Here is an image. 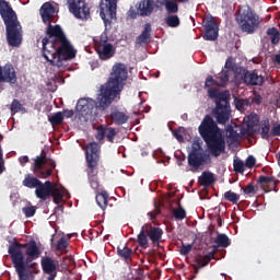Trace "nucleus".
Segmentation results:
<instances>
[{"instance_id": "obj_1", "label": "nucleus", "mask_w": 280, "mask_h": 280, "mask_svg": "<svg viewBox=\"0 0 280 280\" xmlns=\"http://www.w3.org/2000/svg\"><path fill=\"white\" fill-rule=\"evenodd\" d=\"M128 82V68L121 62L112 67L107 81L101 85L96 102L92 98H80L77 103L75 110L81 115H93V109L106 110L116 97L121 95L124 86Z\"/></svg>"}, {"instance_id": "obj_2", "label": "nucleus", "mask_w": 280, "mask_h": 280, "mask_svg": "<svg viewBox=\"0 0 280 280\" xmlns=\"http://www.w3.org/2000/svg\"><path fill=\"white\" fill-rule=\"evenodd\" d=\"M46 35L48 37L42 39L43 58L50 62L51 67L60 68L63 65L62 60H73L75 58L77 51L60 25L48 24Z\"/></svg>"}, {"instance_id": "obj_3", "label": "nucleus", "mask_w": 280, "mask_h": 280, "mask_svg": "<svg viewBox=\"0 0 280 280\" xmlns=\"http://www.w3.org/2000/svg\"><path fill=\"white\" fill-rule=\"evenodd\" d=\"M198 130L212 156L218 158L226 152V140L222 137V131L211 115L203 117Z\"/></svg>"}, {"instance_id": "obj_4", "label": "nucleus", "mask_w": 280, "mask_h": 280, "mask_svg": "<svg viewBox=\"0 0 280 280\" xmlns=\"http://www.w3.org/2000/svg\"><path fill=\"white\" fill-rule=\"evenodd\" d=\"M0 16L5 25L7 40L10 47H21V43H23V27L10 2L0 0Z\"/></svg>"}, {"instance_id": "obj_5", "label": "nucleus", "mask_w": 280, "mask_h": 280, "mask_svg": "<svg viewBox=\"0 0 280 280\" xmlns=\"http://www.w3.org/2000/svg\"><path fill=\"white\" fill-rule=\"evenodd\" d=\"M208 97L214 100L215 107L212 110V115L217 120V124L224 126L231 119V96L226 92H220L215 88H210L208 90Z\"/></svg>"}, {"instance_id": "obj_6", "label": "nucleus", "mask_w": 280, "mask_h": 280, "mask_svg": "<svg viewBox=\"0 0 280 280\" xmlns=\"http://www.w3.org/2000/svg\"><path fill=\"white\" fill-rule=\"evenodd\" d=\"M235 21L244 34H254L261 25V18L249 5H243L237 10Z\"/></svg>"}, {"instance_id": "obj_7", "label": "nucleus", "mask_w": 280, "mask_h": 280, "mask_svg": "<svg viewBox=\"0 0 280 280\" xmlns=\"http://www.w3.org/2000/svg\"><path fill=\"white\" fill-rule=\"evenodd\" d=\"M11 260L19 280H34L36 279V275L40 272L38 262L25 260V256H22L21 254H15Z\"/></svg>"}, {"instance_id": "obj_8", "label": "nucleus", "mask_w": 280, "mask_h": 280, "mask_svg": "<svg viewBox=\"0 0 280 280\" xmlns=\"http://www.w3.org/2000/svg\"><path fill=\"white\" fill-rule=\"evenodd\" d=\"M22 248H26V261H33L34 259H38L40 257V247L36 244V241L32 240L30 243L21 244L15 242L9 246V255L11 258H14L15 255H20L23 257Z\"/></svg>"}, {"instance_id": "obj_9", "label": "nucleus", "mask_w": 280, "mask_h": 280, "mask_svg": "<svg viewBox=\"0 0 280 280\" xmlns=\"http://www.w3.org/2000/svg\"><path fill=\"white\" fill-rule=\"evenodd\" d=\"M54 170H56V162L49 161L45 151L35 158L33 172L37 178H49L54 174Z\"/></svg>"}, {"instance_id": "obj_10", "label": "nucleus", "mask_w": 280, "mask_h": 280, "mask_svg": "<svg viewBox=\"0 0 280 280\" xmlns=\"http://www.w3.org/2000/svg\"><path fill=\"white\" fill-rule=\"evenodd\" d=\"M94 47L101 60H110L117 51L113 44L108 43V33L103 32L100 37L94 38Z\"/></svg>"}, {"instance_id": "obj_11", "label": "nucleus", "mask_w": 280, "mask_h": 280, "mask_svg": "<svg viewBox=\"0 0 280 280\" xmlns=\"http://www.w3.org/2000/svg\"><path fill=\"white\" fill-rule=\"evenodd\" d=\"M211 161V156L202 150V145L198 142H194L191 150L188 153V165L194 170H200L202 165H207Z\"/></svg>"}, {"instance_id": "obj_12", "label": "nucleus", "mask_w": 280, "mask_h": 280, "mask_svg": "<svg viewBox=\"0 0 280 280\" xmlns=\"http://www.w3.org/2000/svg\"><path fill=\"white\" fill-rule=\"evenodd\" d=\"M70 14H73L74 19L81 21H89L91 19V8L86 3V0H67Z\"/></svg>"}, {"instance_id": "obj_13", "label": "nucleus", "mask_w": 280, "mask_h": 280, "mask_svg": "<svg viewBox=\"0 0 280 280\" xmlns=\"http://www.w3.org/2000/svg\"><path fill=\"white\" fill-rule=\"evenodd\" d=\"M100 15L105 23V30L110 27V22L117 20V0H104L100 4Z\"/></svg>"}, {"instance_id": "obj_14", "label": "nucleus", "mask_w": 280, "mask_h": 280, "mask_svg": "<svg viewBox=\"0 0 280 280\" xmlns=\"http://www.w3.org/2000/svg\"><path fill=\"white\" fill-rule=\"evenodd\" d=\"M85 163L86 167L100 166V143L90 142L85 150Z\"/></svg>"}, {"instance_id": "obj_15", "label": "nucleus", "mask_w": 280, "mask_h": 280, "mask_svg": "<svg viewBox=\"0 0 280 280\" xmlns=\"http://www.w3.org/2000/svg\"><path fill=\"white\" fill-rule=\"evenodd\" d=\"M203 27H205V40H218V22H215V19L213 16H207L203 19Z\"/></svg>"}, {"instance_id": "obj_16", "label": "nucleus", "mask_w": 280, "mask_h": 280, "mask_svg": "<svg viewBox=\"0 0 280 280\" xmlns=\"http://www.w3.org/2000/svg\"><path fill=\"white\" fill-rule=\"evenodd\" d=\"M115 137H117V131L113 127H108L106 125H100L96 128L95 139L100 143H102V141H104V139H107V141H109V143H114Z\"/></svg>"}, {"instance_id": "obj_17", "label": "nucleus", "mask_w": 280, "mask_h": 280, "mask_svg": "<svg viewBox=\"0 0 280 280\" xmlns=\"http://www.w3.org/2000/svg\"><path fill=\"white\" fill-rule=\"evenodd\" d=\"M42 269L45 275H49L47 280H56L58 277V264L51 257L46 256L42 258Z\"/></svg>"}, {"instance_id": "obj_18", "label": "nucleus", "mask_w": 280, "mask_h": 280, "mask_svg": "<svg viewBox=\"0 0 280 280\" xmlns=\"http://www.w3.org/2000/svg\"><path fill=\"white\" fill-rule=\"evenodd\" d=\"M7 82L9 84H16V70L12 63L0 66V84Z\"/></svg>"}, {"instance_id": "obj_19", "label": "nucleus", "mask_w": 280, "mask_h": 280, "mask_svg": "<svg viewBox=\"0 0 280 280\" xmlns=\"http://www.w3.org/2000/svg\"><path fill=\"white\" fill-rule=\"evenodd\" d=\"M279 183L280 180L275 178V176L260 175L257 179V185H260L264 191H279V187H277Z\"/></svg>"}, {"instance_id": "obj_20", "label": "nucleus", "mask_w": 280, "mask_h": 280, "mask_svg": "<svg viewBox=\"0 0 280 280\" xmlns=\"http://www.w3.org/2000/svg\"><path fill=\"white\" fill-rule=\"evenodd\" d=\"M85 172L88 174L90 187L95 191V194H100L102 191V185H100V179L97 178V174H100L98 166L86 167Z\"/></svg>"}, {"instance_id": "obj_21", "label": "nucleus", "mask_w": 280, "mask_h": 280, "mask_svg": "<svg viewBox=\"0 0 280 280\" xmlns=\"http://www.w3.org/2000/svg\"><path fill=\"white\" fill-rule=\"evenodd\" d=\"M243 82L247 86H262L264 75L257 74L255 71L246 70L243 74Z\"/></svg>"}, {"instance_id": "obj_22", "label": "nucleus", "mask_w": 280, "mask_h": 280, "mask_svg": "<svg viewBox=\"0 0 280 280\" xmlns=\"http://www.w3.org/2000/svg\"><path fill=\"white\" fill-rule=\"evenodd\" d=\"M54 183L50 180H47L43 184V182H39V185L35 189L36 198H39V200H47L49 196H51V191H54Z\"/></svg>"}, {"instance_id": "obj_23", "label": "nucleus", "mask_w": 280, "mask_h": 280, "mask_svg": "<svg viewBox=\"0 0 280 280\" xmlns=\"http://www.w3.org/2000/svg\"><path fill=\"white\" fill-rule=\"evenodd\" d=\"M39 14L42 16L43 23H45L47 27H49V25H51L54 14H56V8H54L51 2H46L40 7Z\"/></svg>"}, {"instance_id": "obj_24", "label": "nucleus", "mask_w": 280, "mask_h": 280, "mask_svg": "<svg viewBox=\"0 0 280 280\" xmlns=\"http://www.w3.org/2000/svg\"><path fill=\"white\" fill-rule=\"evenodd\" d=\"M136 8L140 16H150L154 12V0H141Z\"/></svg>"}, {"instance_id": "obj_25", "label": "nucleus", "mask_w": 280, "mask_h": 280, "mask_svg": "<svg viewBox=\"0 0 280 280\" xmlns=\"http://www.w3.org/2000/svg\"><path fill=\"white\" fill-rule=\"evenodd\" d=\"M215 253H218V248L213 246V250L208 253L205 256H199L195 258V264L192 266L197 268H205V266H209V262L212 259H215Z\"/></svg>"}, {"instance_id": "obj_26", "label": "nucleus", "mask_w": 280, "mask_h": 280, "mask_svg": "<svg viewBox=\"0 0 280 280\" xmlns=\"http://www.w3.org/2000/svg\"><path fill=\"white\" fill-rule=\"evenodd\" d=\"M110 119L116 126H124V124H128V119H130V116L115 108L110 112Z\"/></svg>"}, {"instance_id": "obj_27", "label": "nucleus", "mask_w": 280, "mask_h": 280, "mask_svg": "<svg viewBox=\"0 0 280 280\" xmlns=\"http://www.w3.org/2000/svg\"><path fill=\"white\" fill-rule=\"evenodd\" d=\"M152 38V24H144V28L142 33L137 37V43L140 45H148L150 39Z\"/></svg>"}, {"instance_id": "obj_28", "label": "nucleus", "mask_w": 280, "mask_h": 280, "mask_svg": "<svg viewBox=\"0 0 280 280\" xmlns=\"http://www.w3.org/2000/svg\"><path fill=\"white\" fill-rule=\"evenodd\" d=\"M145 231L149 240L152 241V244H156L161 242V237H163V229L156 228V226H150V229L149 230L147 229Z\"/></svg>"}, {"instance_id": "obj_29", "label": "nucleus", "mask_w": 280, "mask_h": 280, "mask_svg": "<svg viewBox=\"0 0 280 280\" xmlns=\"http://www.w3.org/2000/svg\"><path fill=\"white\" fill-rule=\"evenodd\" d=\"M198 183L201 187H211L215 183V176L211 172H203L201 176L198 177Z\"/></svg>"}, {"instance_id": "obj_30", "label": "nucleus", "mask_w": 280, "mask_h": 280, "mask_svg": "<svg viewBox=\"0 0 280 280\" xmlns=\"http://www.w3.org/2000/svg\"><path fill=\"white\" fill-rule=\"evenodd\" d=\"M230 78L231 72H229V70L221 71L219 74L215 75L218 86H220L221 89H226Z\"/></svg>"}, {"instance_id": "obj_31", "label": "nucleus", "mask_w": 280, "mask_h": 280, "mask_svg": "<svg viewBox=\"0 0 280 280\" xmlns=\"http://www.w3.org/2000/svg\"><path fill=\"white\" fill-rule=\"evenodd\" d=\"M117 255L120 259H124L126 264H130L132 261V248L128 246L117 247Z\"/></svg>"}, {"instance_id": "obj_32", "label": "nucleus", "mask_w": 280, "mask_h": 280, "mask_svg": "<svg viewBox=\"0 0 280 280\" xmlns=\"http://www.w3.org/2000/svg\"><path fill=\"white\" fill-rule=\"evenodd\" d=\"M96 203L101 207L102 211H106L108 207V192L106 190H101L96 192L95 197Z\"/></svg>"}, {"instance_id": "obj_33", "label": "nucleus", "mask_w": 280, "mask_h": 280, "mask_svg": "<svg viewBox=\"0 0 280 280\" xmlns=\"http://www.w3.org/2000/svg\"><path fill=\"white\" fill-rule=\"evenodd\" d=\"M22 185L24 187H27L28 189H37L40 185V180L36 177H34L32 174L25 175Z\"/></svg>"}, {"instance_id": "obj_34", "label": "nucleus", "mask_w": 280, "mask_h": 280, "mask_svg": "<svg viewBox=\"0 0 280 280\" xmlns=\"http://www.w3.org/2000/svg\"><path fill=\"white\" fill-rule=\"evenodd\" d=\"M215 248H229L231 246V240L226 234H218L215 240H214Z\"/></svg>"}, {"instance_id": "obj_35", "label": "nucleus", "mask_w": 280, "mask_h": 280, "mask_svg": "<svg viewBox=\"0 0 280 280\" xmlns=\"http://www.w3.org/2000/svg\"><path fill=\"white\" fill-rule=\"evenodd\" d=\"M225 135L228 139L231 141V143H237V141L242 139V136L240 135V132H237V130H235V128L232 125H229L226 127Z\"/></svg>"}, {"instance_id": "obj_36", "label": "nucleus", "mask_w": 280, "mask_h": 280, "mask_svg": "<svg viewBox=\"0 0 280 280\" xmlns=\"http://www.w3.org/2000/svg\"><path fill=\"white\" fill-rule=\"evenodd\" d=\"M260 137L261 139H270V119L265 118L260 121Z\"/></svg>"}, {"instance_id": "obj_37", "label": "nucleus", "mask_w": 280, "mask_h": 280, "mask_svg": "<svg viewBox=\"0 0 280 280\" xmlns=\"http://www.w3.org/2000/svg\"><path fill=\"white\" fill-rule=\"evenodd\" d=\"M148 225H143L140 233L138 234V244L140 248H148L149 242H148V233L147 230Z\"/></svg>"}, {"instance_id": "obj_38", "label": "nucleus", "mask_w": 280, "mask_h": 280, "mask_svg": "<svg viewBox=\"0 0 280 280\" xmlns=\"http://www.w3.org/2000/svg\"><path fill=\"white\" fill-rule=\"evenodd\" d=\"M11 115H16V113H27V109L21 102L16 98H14L10 105Z\"/></svg>"}, {"instance_id": "obj_39", "label": "nucleus", "mask_w": 280, "mask_h": 280, "mask_svg": "<svg viewBox=\"0 0 280 280\" xmlns=\"http://www.w3.org/2000/svg\"><path fill=\"white\" fill-rule=\"evenodd\" d=\"M267 36L270 37L271 45H279L280 32L277 27H271L267 30Z\"/></svg>"}, {"instance_id": "obj_40", "label": "nucleus", "mask_w": 280, "mask_h": 280, "mask_svg": "<svg viewBox=\"0 0 280 280\" xmlns=\"http://www.w3.org/2000/svg\"><path fill=\"white\" fill-rule=\"evenodd\" d=\"M234 104L237 110H246L250 106V98H235Z\"/></svg>"}, {"instance_id": "obj_41", "label": "nucleus", "mask_w": 280, "mask_h": 280, "mask_svg": "<svg viewBox=\"0 0 280 280\" xmlns=\"http://www.w3.org/2000/svg\"><path fill=\"white\" fill-rule=\"evenodd\" d=\"M48 121L51 124V126H60V124L65 121V116L62 112H57L52 116L48 117Z\"/></svg>"}, {"instance_id": "obj_42", "label": "nucleus", "mask_w": 280, "mask_h": 280, "mask_svg": "<svg viewBox=\"0 0 280 280\" xmlns=\"http://www.w3.org/2000/svg\"><path fill=\"white\" fill-rule=\"evenodd\" d=\"M167 27H178L180 25V18L178 15L170 14L165 18Z\"/></svg>"}, {"instance_id": "obj_43", "label": "nucleus", "mask_w": 280, "mask_h": 280, "mask_svg": "<svg viewBox=\"0 0 280 280\" xmlns=\"http://www.w3.org/2000/svg\"><path fill=\"white\" fill-rule=\"evenodd\" d=\"M223 198L224 200H228V202H232V205H237V202H240V195L233 190L225 191Z\"/></svg>"}, {"instance_id": "obj_44", "label": "nucleus", "mask_w": 280, "mask_h": 280, "mask_svg": "<svg viewBox=\"0 0 280 280\" xmlns=\"http://www.w3.org/2000/svg\"><path fill=\"white\" fill-rule=\"evenodd\" d=\"M55 205H60L61 200L65 198V195H62V191H60V188L52 186V190L50 194Z\"/></svg>"}, {"instance_id": "obj_45", "label": "nucleus", "mask_w": 280, "mask_h": 280, "mask_svg": "<svg viewBox=\"0 0 280 280\" xmlns=\"http://www.w3.org/2000/svg\"><path fill=\"white\" fill-rule=\"evenodd\" d=\"M173 218L175 220H185L187 218V211L179 205L178 208L173 209Z\"/></svg>"}, {"instance_id": "obj_46", "label": "nucleus", "mask_w": 280, "mask_h": 280, "mask_svg": "<svg viewBox=\"0 0 280 280\" xmlns=\"http://www.w3.org/2000/svg\"><path fill=\"white\" fill-rule=\"evenodd\" d=\"M241 189L243 194H245V196H249V197L255 196L258 191V188L255 186L254 183H249L246 187H242Z\"/></svg>"}, {"instance_id": "obj_47", "label": "nucleus", "mask_w": 280, "mask_h": 280, "mask_svg": "<svg viewBox=\"0 0 280 280\" xmlns=\"http://www.w3.org/2000/svg\"><path fill=\"white\" fill-rule=\"evenodd\" d=\"M165 9L168 14H176V12H178V3L173 0H168L165 4Z\"/></svg>"}, {"instance_id": "obj_48", "label": "nucleus", "mask_w": 280, "mask_h": 280, "mask_svg": "<svg viewBox=\"0 0 280 280\" xmlns=\"http://www.w3.org/2000/svg\"><path fill=\"white\" fill-rule=\"evenodd\" d=\"M233 167L236 174H244L246 164L242 160H234Z\"/></svg>"}, {"instance_id": "obj_49", "label": "nucleus", "mask_w": 280, "mask_h": 280, "mask_svg": "<svg viewBox=\"0 0 280 280\" xmlns=\"http://www.w3.org/2000/svg\"><path fill=\"white\" fill-rule=\"evenodd\" d=\"M223 70L229 71V73H231V71H235V63L233 62V57H229L226 59Z\"/></svg>"}, {"instance_id": "obj_50", "label": "nucleus", "mask_w": 280, "mask_h": 280, "mask_svg": "<svg viewBox=\"0 0 280 280\" xmlns=\"http://www.w3.org/2000/svg\"><path fill=\"white\" fill-rule=\"evenodd\" d=\"M23 213L25 214L26 218H34L36 215V208L31 206V207H24L22 209Z\"/></svg>"}, {"instance_id": "obj_51", "label": "nucleus", "mask_w": 280, "mask_h": 280, "mask_svg": "<svg viewBox=\"0 0 280 280\" xmlns=\"http://www.w3.org/2000/svg\"><path fill=\"white\" fill-rule=\"evenodd\" d=\"M69 246V243H67V237L62 236L58 242L56 246V250H65Z\"/></svg>"}, {"instance_id": "obj_52", "label": "nucleus", "mask_w": 280, "mask_h": 280, "mask_svg": "<svg viewBox=\"0 0 280 280\" xmlns=\"http://www.w3.org/2000/svg\"><path fill=\"white\" fill-rule=\"evenodd\" d=\"M261 102H264V97H261L259 93H255L254 96L249 97L250 106H253V104H256L257 106H259Z\"/></svg>"}, {"instance_id": "obj_53", "label": "nucleus", "mask_w": 280, "mask_h": 280, "mask_svg": "<svg viewBox=\"0 0 280 280\" xmlns=\"http://www.w3.org/2000/svg\"><path fill=\"white\" fill-rule=\"evenodd\" d=\"M211 86H218V81L212 75H209L206 79L205 89H211Z\"/></svg>"}, {"instance_id": "obj_54", "label": "nucleus", "mask_w": 280, "mask_h": 280, "mask_svg": "<svg viewBox=\"0 0 280 280\" xmlns=\"http://www.w3.org/2000/svg\"><path fill=\"white\" fill-rule=\"evenodd\" d=\"M257 163V160L255 156L249 155L245 161V167H248V170H253V166Z\"/></svg>"}, {"instance_id": "obj_55", "label": "nucleus", "mask_w": 280, "mask_h": 280, "mask_svg": "<svg viewBox=\"0 0 280 280\" xmlns=\"http://www.w3.org/2000/svg\"><path fill=\"white\" fill-rule=\"evenodd\" d=\"M191 248H192V245L191 244H188V245H182L180 249H179V253L180 255H189V253H191Z\"/></svg>"}, {"instance_id": "obj_56", "label": "nucleus", "mask_w": 280, "mask_h": 280, "mask_svg": "<svg viewBox=\"0 0 280 280\" xmlns=\"http://www.w3.org/2000/svg\"><path fill=\"white\" fill-rule=\"evenodd\" d=\"M5 172V160H3V150L0 145V174Z\"/></svg>"}, {"instance_id": "obj_57", "label": "nucleus", "mask_w": 280, "mask_h": 280, "mask_svg": "<svg viewBox=\"0 0 280 280\" xmlns=\"http://www.w3.org/2000/svg\"><path fill=\"white\" fill-rule=\"evenodd\" d=\"M159 213H161V209L155 206L154 210L149 212L148 215L151 220H156V215H159Z\"/></svg>"}, {"instance_id": "obj_58", "label": "nucleus", "mask_w": 280, "mask_h": 280, "mask_svg": "<svg viewBox=\"0 0 280 280\" xmlns=\"http://www.w3.org/2000/svg\"><path fill=\"white\" fill-rule=\"evenodd\" d=\"M173 137L178 140L179 143H183L185 141V138L183 135H180L179 130H173Z\"/></svg>"}, {"instance_id": "obj_59", "label": "nucleus", "mask_w": 280, "mask_h": 280, "mask_svg": "<svg viewBox=\"0 0 280 280\" xmlns=\"http://www.w3.org/2000/svg\"><path fill=\"white\" fill-rule=\"evenodd\" d=\"M271 135L272 137H280V124L272 127Z\"/></svg>"}, {"instance_id": "obj_60", "label": "nucleus", "mask_w": 280, "mask_h": 280, "mask_svg": "<svg viewBox=\"0 0 280 280\" xmlns=\"http://www.w3.org/2000/svg\"><path fill=\"white\" fill-rule=\"evenodd\" d=\"M129 16H130V19H137V16H140L139 9L138 8L137 9L131 8L129 10Z\"/></svg>"}, {"instance_id": "obj_61", "label": "nucleus", "mask_w": 280, "mask_h": 280, "mask_svg": "<svg viewBox=\"0 0 280 280\" xmlns=\"http://www.w3.org/2000/svg\"><path fill=\"white\" fill-rule=\"evenodd\" d=\"M73 115H74L73 109H63V117H66L67 119H71Z\"/></svg>"}, {"instance_id": "obj_62", "label": "nucleus", "mask_w": 280, "mask_h": 280, "mask_svg": "<svg viewBox=\"0 0 280 280\" xmlns=\"http://www.w3.org/2000/svg\"><path fill=\"white\" fill-rule=\"evenodd\" d=\"M20 163L23 165L25 163H30V158L27 155H24L20 158Z\"/></svg>"}, {"instance_id": "obj_63", "label": "nucleus", "mask_w": 280, "mask_h": 280, "mask_svg": "<svg viewBox=\"0 0 280 280\" xmlns=\"http://www.w3.org/2000/svg\"><path fill=\"white\" fill-rule=\"evenodd\" d=\"M170 0H156V3L159 4V5H167V2H168Z\"/></svg>"}, {"instance_id": "obj_64", "label": "nucleus", "mask_w": 280, "mask_h": 280, "mask_svg": "<svg viewBox=\"0 0 280 280\" xmlns=\"http://www.w3.org/2000/svg\"><path fill=\"white\" fill-rule=\"evenodd\" d=\"M275 62H277V65H280V54L275 56Z\"/></svg>"}]
</instances>
